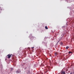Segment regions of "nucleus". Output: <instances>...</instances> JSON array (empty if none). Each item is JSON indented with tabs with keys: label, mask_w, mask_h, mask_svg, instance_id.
<instances>
[{
	"label": "nucleus",
	"mask_w": 74,
	"mask_h": 74,
	"mask_svg": "<svg viewBox=\"0 0 74 74\" xmlns=\"http://www.w3.org/2000/svg\"><path fill=\"white\" fill-rule=\"evenodd\" d=\"M21 72V69H18L16 71V73H20Z\"/></svg>",
	"instance_id": "4"
},
{
	"label": "nucleus",
	"mask_w": 74,
	"mask_h": 74,
	"mask_svg": "<svg viewBox=\"0 0 74 74\" xmlns=\"http://www.w3.org/2000/svg\"><path fill=\"white\" fill-rule=\"evenodd\" d=\"M65 1H66L67 3H68L69 2V1H68V0H66Z\"/></svg>",
	"instance_id": "22"
},
{
	"label": "nucleus",
	"mask_w": 74,
	"mask_h": 74,
	"mask_svg": "<svg viewBox=\"0 0 74 74\" xmlns=\"http://www.w3.org/2000/svg\"><path fill=\"white\" fill-rule=\"evenodd\" d=\"M2 10H4V8H1V7H0V13L1 12V11H2Z\"/></svg>",
	"instance_id": "9"
},
{
	"label": "nucleus",
	"mask_w": 74,
	"mask_h": 74,
	"mask_svg": "<svg viewBox=\"0 0 74 74\" xmlns=\"http://www.w3.org/2000/svg\"><path fill=\"white\" fill-rule=\"evenodd\" d=\"M70 74H74V72H71L70 73Z\"/></svg>",
	"instance_id": "17"
},
{
	"label": "nucleus",
	"mask_w": 74,
	"mask_h": 74,
	"mask_svg": "<svg viewBox=\"0 0 74 74\" xmlns=\"http://www.w3.org/2000/svg\"><path fill=\"white\" fill-rule=\"evenodd\" d=\"M27 74H30V71H27Z\"/></svg>",
	"instance_id": "11"
},
{
	"label": "nucleus",
	"mask_w": 74,
	"mask_h": 74,
	"mask_svg": "<svg viewBox=\"0 0 74 74\" xmlns=\"http://www.w3.org/2000/svg\"><path fill=\"white\" fill-rule=\"evenodd\" d=\"M74 13V12L73 11H72V12L71 11V12L69 13V14L70 16H73Z\"/></svg>",
	"instance_id": "3"
},
{
	"label": "nucleus",
	"mask_w": 74,
	"mask_h": 74,
	"mask_svg": "<svg viewBox=\"0 0 74 74\" xmlns=\"http://www.w3.org/2000/svg\"><path fill=\"white\" fill-rule=\"evenodd\" d=\"M11 56H12V54H8L7 55V56H6V58H8V59H10Z\"/></svg>",
	"instance_id": "1"
},
{
	"label": "nucleus",
	"mask_w": 74,
	"mask_h": 74,
	"mask_svg": "<svg viewBox=\"0 0 74 74\" xmlns=\"http://www.w3.org/2000/svg\"><path fill=\"white\" fill-rule=\"evenodd\" d=\"M42 32H41V33H42Z\"/></svg>",
	"instance_id": "30"
},
{
	"label": "nucleus",
	"mask_w": 74,
	"mask_h": 74,
	"mask_svg": "<svg viewBox=\"0 0 74 74\" xmlns=\"http://www.w3.org/2000/svg\"><path fill=\"white\" fill-rule=\"evenodd\" d=\"M45 29H47V30L48 29V28L47 26H45Z\"/></svg>",
	"instance_id": "14"
},
{
	"label": "nucleus",
	"mask_w": 74,
	"mask_h": 74,
	"mask_svg": "<svg viewBox=\"0 0 74 74\" xmlns=\"http://www.w3.org/2000/svg\"><path fill=\"white\" fill-rule=\"evenodd\" d=\"M34 38V37L32 36H31V37L29 38L30 40L32 41V40H33V39Z\"/></svg>",
	"instance_id": "5"
},
{
	"label": "nucleus",
	"mask_w": 74,
	"mask_h": 74,
	"mask_svg": "<svg viewBox=\"0 0 74 74\" xmlns=\"http://www.w3.org/2000/svg\"><path fill=\"white\" fill-rule=\"evenodd\" d=\"M43 66H44V65L43 64V65H42Z\"/></svg>",
	"instance_id": "28"
},
{
	"label": "nucleus",
	"mask_w": 74,
	"mask_h": 74,
	"mask_svg": "<svg viewBox=\"0 0 74 74\" xmlns=\"http://www.w3.org/2000/svg\"><path fill=\"white\" fill-rule=\"evenodd\" d=\"M69 46H66V49H69Z\"/></svg>",
	"instance_id": "15"
},
{
	"label": "nucleus",
	"mask_w": 74,
	"mask_h": 74,
	"mask_svg": "<svg viewBox=\"0 0 74 74\" xmlns=\"http://www.w3.org/2000/svg\"><path fill=\"white\" fill-rule=\"evenodd\" d=\"M7 58H5V60H7Z\"/></svg>",
	"instance_id": "26"
},
{
	"label": "nucleus",
	"mask_w": 74,
	"mask_h": 74,
	"mask_svg": "<svg viewBox=\"0 0 74 74\" xmlns=\"http://www.w3.org/2000/svg\"><path fill=\"white\" fill-rule=\"evenodd\" d=\"M47 37H45V39H47Z\"/></svg>",
	"instance_id": "23"
},
{
	"label": "nucleus",
	"mask_w": 74,
	"mask_h": 74,
	"mask_svg": "<svg viewBox=\"0 0 74 74\" xmlns=\"http://www.w3.org/2000/svg\"><path fill=\"white\" fill-rule=\"evenodd\" d=\"M67 8H69V9H70V10H71V7H68Z\"/></svg>",
	"instance_id": "13"
},
{
	"label": "nucleus",
	"mask_w": 74,
	"mask_h": 74,
	"mask_svg": "<svg viewBox=\"0 0 74 74\" xmlns=\"http://www.w3.org/2000/svg\"><path fill=\"white\" fill-rule=\"evenodd\" d=\"M54 45H53V43H51L50 44V46L51 47H53Z\"/></svg>",
	"instance_id": "7"
},
{
	"label": "nucleus",
	"mask_w": 74,
	"mask_h": 74,
	"mask_svg": "<svg viewBox=\"0 0 74 74\" xmlns=\"http://www.w3.org/2000/svg\"><path fill=\"white\" fill-rule=\"evenodd\" d=\"M60 45H63V43H62V42H61L60 43Z\"/></svg>",
	"instance_id": "16"
},
{
	"label": "nucleus",
	"mask_w": 74,
	"mask_h": 74,
	"mask_svg": "<svg viewBox=\"0 0 74 74\" xmlns=\"http://www.w3.org/2000/svg\"><path fill=\"white\" fill-rule=\"evenodd\" d=\"M62 36V37H63L64 36V34H63L61 35Z\"/></svg>",
	"instance_id": "18"
},
{
	"label": "nucleus",
	"mask_w": 74,
	"mask_h": 74,
	"mask_svg": "<svg viewBox=\"0 0 74 74\" xmlns=\"http://www.w3.org/2000/svg\"><path fill=\"white\" fill-rule=\"evenodd\" d=\"M28 49H30V48H29V47H28Z\"/></svg>",
	"instance_id": "24"
},
{
	"label": "nucleus",
	"mask_w": 74,
	"mask_h": 74,
	"mask_svg": "<svg viewBox=\"0 0 74 74\" xmlns=\"http://www.w3.org/2000/svg\"><path fill=\"white\" fill-rule=\"evenodd\" d=\"M13 68H11L10 69V72H12L13 70Z\"/></svg>",
	"instance_id": "10"
},
{
	"label": "nucleus",
	"mask_w": 74,
	"mask_h": 74,
	"mask_svg": "<svg viewBox=\"0 0 74 74\" xmlns=\"http://www.w3.org/2000/svg\"><path fill=\"white\" fill-rule=\"evenodd\" d=\"M71 10H73L74 8V5H72L70 7Z\"/></svg>",
	"instance_id": "8"
},
{
	"label": "nucleus",
	"mask_w": 74,
	"mask_h": 74,
	"mask_svg": "<svg viewBox=\"0 0 74 74\" xmlns=\"http://www.w3.org/2000/svg\"><path fill=\"white\" fill-rule=\"evenodd\" d=\"M58 55V54H57L56 53H55V55L56 56H57V55Z\"/></svg>",
	"instance_id": "21"
},
{
	"label": "nucleus",
	"mask_w": 74,
	"mask_h": 74,
	"mask_svg": "<svg viewBox=\"0 0 74 74\" xmlns=\"http://www.w3.org/2000/svg\"><path fill=\"white\" fill-rule=\"evenodd\" d=\"M58 42H59V41H58V42H57V43L56 44V45H57V44H58Z\"/></svg>",
	"instance_id": "27"
},
{
	"label": "nucleus",
	"mask_w": 74,
	"mask_h": 74,
	"mask_svg": "<svg viewBox=\"0 0 74 74\" xmlns=\"http://www.w3.org/2000/svg\"><path fill=\"white\" fill-rule=\"evenodd\" d=\"M72 53V52H71V51H69V53L70 54V53Z\"/></svg>",
	"instance_id": "20"
},
{
	"label": "nucleus",
	"mask_w": 74,
	"mask_h": 74,
	"mask_svg": "<svg viewBox=\"0 0 74 74\" xmlns=\"http://www.w3.org/2000/svg\"><path fill=\"white\" fill-rule=\"evenodd\" d=\"M66 25H65L64 26H62V27L61 28L63 29V30H64L65 29H66Z\"/></svg>",
	"instance_id": "6"
},
{
	"label": "nucleus",
	"mask_w": 74,
	"mask_h": 74,
	"mask_svg": "<svg viewBox=\"0 0 74 74\" xmlns=\"http://www.w3.org/2000/svg\"><path fill=\"white\" fill-rule=\"evenodd\" d=\"M27 69V67H25L24 68V70H26V69Z\"/></svg>",
	"instance_id": "19"
},
{
	"label": "nucleus",
	"mask_w": 74,
	"mask_h": 74,
	"mask_svg": "<svg viewBox=\"0 0 74 74\" xmlns=\"http://www.w3.org/2000/svg\"><path fill=\"white\" fill-rule=\"evenodd\" d=\"M61 73L62 74H65V72L63 71H61Z\"/></svg>",
	"instance_id": "12"
},
{
	"label": "nucleus",
	"mask_w": 74,
	"mask_h": 74,
	"mask_svg": "<svg viewBox=\"0 0 74 74\" xmlns=\"http://www.w3.org/2000/svg\"><path fill=\"white\" fill-rule=\"evenodd\" d=\"M47 43L48 42H47L45 41L44 42V41H43L42 42V44H44V45H45V46H46V47H47Z\"/></svg>",
	"instance_id": "2"
},
{
	"label": "nucleus",
	"mask_w": 74,
	"mask_h": 74,
	"mask_svg": "<svg viewBox=\"0 0 74 74\" xmlns=\"http://www.w3.org/2000/svg\"><path fill=\"white\" fill-rule=\"evenodd\" d=\"M32 49H33L34 48V47H32Z\"/></svg>",
	"instance_id": "25"
},
{
	"label": "nucleus",
	"mask_w": 74,
	"mask_h": 74,
	"mask_svg": "<svg viewBox=\"0 0 74 74\" xmlns=\"http://www.w3.org/2000/svg\"><path fill=\"white\" fill-rule=\"evenodd\" d=\"M32 36H30V37H31ZM30 37H29V38H30Z\"/></svg>",
	"instance_id": "29"
}]
</instances>
